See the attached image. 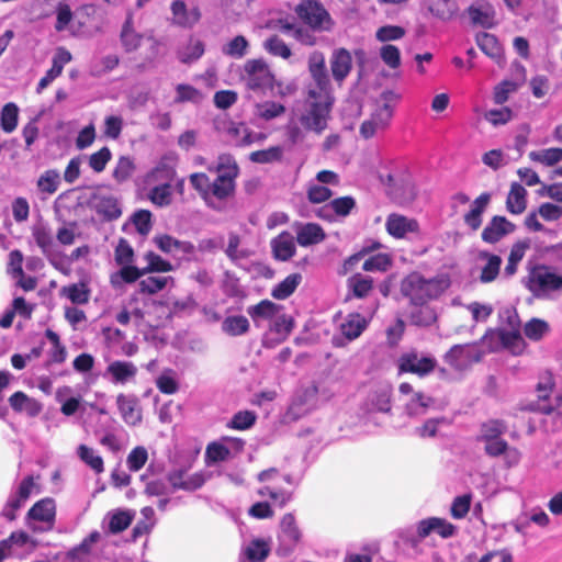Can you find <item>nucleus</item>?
Here are the masks:
<instances>
[{
  "instance_id": "nucleus-37",
  "label": "nucleus",
  "mask_w": 562,
  "mask_h": 562,
  "mask_svg": "<svg viewBox=\"0 0 562 562\" xmlns=\"http://www.w3.org/2000/svg\"><path fill=\"white\" fill-rule=\"evenodd\" d=\"M468 14L473 24L482 27H491L495 20V10L488 2H477L468 9Z\"/></svg>"
},
{
  "instance_id": "nucleus-25",
  "label": "nucleus",
  "mask_w": 562,
  "mask_h": 562,
  "mask_svg": "<svg viewBox=\"0 0 562 562\" xmlns=\"http://www.w3.org/2000/svg\"><path fill=\"white\" fill-rule=\"evenodd\" d=\"M72 56L68 49L65 47H58L53 57V65L50 69H48L45 76L40 80L36 91L41 93L44 89H46L57 77H59L63 72L65 65L70 63Z\"/></svg>"
},
{
  "instance_id": "nucleus-12",
  "label": "nucleus",
  "mask_w": 562,
  "mask_h": 562,
  "mask_svg": "<svg viewBox=\"0 0 562 562\" xmlns=\"http://www.w3.org/2000/svg\"><path fill=\"white\" fill-rule=\"evenodd\" d=\"M245 441L239 438L225 437L221 441L207 445L205 461L207 464L226 461L243 451Z\"/></svg>"
},
{
  "instance_id": "nucleus-53",
  "label": "nucleus",
  "mask_w": 562,
  "mask_h": 562,
  "mask_svg": "<svg viewBox=\"0 0 562 562\" xmlns=\"http://www.w3.org/2000/svg\"><path fill=\"white\" fill-rule=\"evenodd\" d=\"M429 12L441 20L451 19L457 10V3L453 0H427Z\"/></svg>"
},
{
  "instance_id": "nucleus-42",
  "label": "nucleus",
  "mask_w": 562,
  "mask_h": 562,
  "mask_svg": "<svg viewBox=\"0 0 562 562\" xmlns=\"http://www.w3.org/2000/svg\"><path fill=\"white\" fill-rule=\"evenodd\" d=\"M101 539V533L97 530L92 531L87 536L78 546L70 549L67 553V558L71 562H86L87 558L92 552V547Z\"/></svg>"
},
{
  "instance_id": "nucleus-55",
  "label": "nucleus",
  "mask_w": 562,
  "mask_h": 562,
  "mask_svg": "<svg viewBox=\"0 0 562 562\" xmlns=\"http://www.w3.org/2000/svg\"><path fill=\"white\" fill-rule=\"evenodd\" d=\"M32 236L43 254L49 257L54 245L50 229L44 224H36L32 228Z\"/></svg>"
},
{
  "instance_id": "nucleus-3",
  "label": "nucleus",
  "mask_w": 562,
  "mask_h": 562,
  "mask_svg": "<svg viewBox=\"0 0 562 562\" xmlns=\"http://www.w3.org/2000/svg\"><path fill=\"white\" fill-rule=\"evenodd\" d=\"M334 103L335 97L333 94L316 95L315 92H307V98L299 116L302 127L316 135L323 134L331 119Z\"/></svg>"
},
{
  "instance_id": "nucleus-39",
  "label": "nucleus",
  "mask_w": 562,
  "mask_h": 562,
  "mask_svg": "<svg viewBox=\"0 0 562 562\" xmlns=\"http://www.w3.org/2000/svg\"><path fill=\"white\" fill-rule=\"evenodd\" d=\"M55 30L57 32H69L70 35L76 36L79 32V27H75L74 12L70 5L66 2H58L55 8Z\"/></svg>"
},
{
  "instance_id": "nucleus-49",
  "label": "nucleus",
  "mask_w": 562,
  "mask_h": 562,
  "mask_svg": "<svg viewBox=\"0 0 562 562\" xmlns=\"http://www.w3.org/2000/svg\"><path fill=\"white\" fill-rule=\"evenodd\" d=\"M175 279L170 276L166 277H147L139 281V292L143 294H156L168 286H172Z\"/></svg>"
},
{
  "instance_id": "nucleus-34",
  "label": "nucleus",
  "mask_w": 562,
  "mask_h": 562,
  "mask_svg": "<svg viewBox=\"0 0 562 562\" xmlns=\"http://www.w3.org/2000/svg\"><path fill=\"white\" fill-rule=\"evenodd\" d=\"M146 266L139 268V279L149 273H167L176 269V267L167 259L153 250H148L143 256Z\"/></svg>"
},
{
  "instance_id": "nucleus-14",
  "label": "nucleus",
  "mask_w": 562,
  "mask_h": 562,
  "mask_svg": "<svg viewBox=\"0 0 562 562\" xmlns=\"http://www.w3.org/2000/svg\"><path fill=\"white\" fill-rule=\"evenodd\" d=\"M481 355L475 345H454L445 355L443 360L456 370H464L472 363L480 361Z\"/></svg>"
},
{
  "instance_id": "nucleus-5",
  "label": "nucleus",
  "mask_w": 562,
  "mask_h": 562,
  "mask_svg": "<svg viewBox=\"0 0 562 562\" xmlns=\"http://www.w3.org/2000/svg\"><path fill=\"white\" fill-rule=\"evenodd\" d=\"M398 99V94L393 91H386L381 94L375 110L360 126V135L363 138H371L390 126Z\"/></svg>"
},
{
  "instance_id": "nucleus-7",
  "label": "nucleus",
  "mask_w": 562,
  "mask_h": 562,
  "mask_svg": "<svg viewBox=\"0 0 562 562\" xmlns=\"http://www.w3.org/2000/svg\"><path fill=\"white\" fill-rule=\"evenodd\" d=\"M245 86L256 92L274 91V76L262 59H249L241 74Z\"/></svg>"
},
{
  "instance_id": "nucleus-58",
  "label": "nucleus",
  "mask_w": 562,
  "mask_h": 562,
  "mask_svg": "<svg viewBox=\"0 0 562 562\" xmlns=\"http://www.w3.org/2000/svg\"><path fill=\"white\" fill-rule=\"evenodd\" d=\"M258 495L261 497L268 496L279 507L285 506L292 497V493L290 491L279 488L278 486L270 484L260 487L258 490Z\"/></svg>"
},
{
  "instance_id": "nucleus-60",
  "label": "nucleus",
  "mask_w": 562,
  "mask_h": 562,
  "mask_svg": "<svg viewBox=\"0 0 562 562\" xmlns=\"http://www.w3.org/2000/svg\"><path fill=\"white\" fill-rule=\"evenodd\" d=\"M1 128L5 133H12L19 122V108L15 103L9 102L3 105L0 115Z\"/></svg>"
},
{
  "instance_id": "nucleus-23",
  "label": "nucleus",
  "mask_w": 562,
  "mask_h": 562,
  "mask_svg": "<svg viewBox=\"0 0 562 562\" xmlns=\"http://www.w3.org/2000/svg\"><path fill=\"white\" fill-rule=\"evenodd\" d=\"M392 387L387 384H381L373 387L363 404L368 413H387L391 411Z\"/></svg>"
},
{
  "instance_id": "nucleus-46",
  "label": "nucleus",
  "mask_w": 562,
  "mask_h": 562,
  "mask_svg": "<svg viewBox=\"0 0 562 562\" xmlns=\"http://www.w3.org/2000/svg\"><path fill=\"white\" fill-rule=\"evenodd\" d=\"M172 186L171 183H156L151 184L147 193L148 200L158 207L169 206L172 202Z\"/></svg>"
},
{
  "instance_id": "nucleus-64",
  "label": "nucleus",
  "mask_w": 562,
  "mask_h": 562,
  "mask_svg": "<svg viewBox=\"0 0 562 562\" xmlns=\"http://www.w3.org/2000/svg\"><path fill=\"white\" fill-rule=\"evenodd\" d=\"M532 161L540 162L546 166H553L562 160V148H547L529 153Z\"/></svg>"
},
{
  "instance_id": "nucleus-15",
  "label": "nucleus",
  "mask_w": 562,
  "mask_h": 562,
  "mask_svg": "<svg viewBox=\"0 0 562 562\" xmlns=\"http://www.w3.org/2000/svg\"><path fill=\"white\" fill-rule=\"evenodd\" d=\"M386 232L396 239L407 238L412 235H419L420 227L417 220L398 213H391L385 221Z\"/></svg>"
},
{
  "instance_id": "nucleus-54",
  "label": "nucleus",
  "mask_w": 562,
  "mask_h": 562,
  "mask_svg": "<svg viewBox=\"0 0 562 562\" xmlns=\"http://www.w3.org/2000/svg\"><path fill=\"white\" fill-rule=\"evenodd\" d=\"M285 113V106L274 101H265L255 105V115L263 121H271Z\"/></svg>"
},
{
  "instance_id": "nucleus-50",
  "label": "nucleus",
  "mask_w": 562,
  "mask_h": 562,
  "mask_svg": "<svg viewBox=\"0 0 562 562\" xmlns=\"http://www.w3.org/2000/svg\"><path fill=\"white\" fill-rule=\"evenodd\" d=\"M243 553L249 562H263L270 553L269 542L254 539L243 549Z\"/></svg>"
},
{
  "instance_id": "nucleus-30",
  "label": "nucleus",
  "mask_w": 562,
  "mask_h": 562,
  "mask_svg": "<svg viewBox=\"0 0 562 562\" xmlns=\"http://www.w3.org/2000/svg\"><path fill=\"white\" fill-rule=\"evenodd\" d=\"M59 296L68 300L71 305H87L90 301L91 289L85 281L64 285L59 290Z\"/></svg>"
},
{
  "instance_id": "nucleus-18",
  "label": "nucleus",
  "mask_w": 562,
  "mask_h": 562,
  "mask_svg": "<svg viewBox=\"0 0 562 562\" xmlns=\"http://www.w3.org/2000/svg\"><path fill=\"white\" fill-rule=\"evenodd\" d=\"M151 241L161 252L172 257L190 256L195 249L192 243L179 240L168 234H157Z\"/></svg>"
},
{
  "instance_id": "nucleus-26",
  "label": "nucleus",
  "mask_w": 562,
  "mask_h": 562,
  "mask_svg": "<svg viewBox=\"0 0 562 562\" xmlns=\"http://www.w3.org/2000/svg\"><path fill=\"white\" fill-rule=\"evenodd\" d=\"M476 261L480 269L479 280L482 283L493 282L499 274L502 258L488 251H480Z\"/></svg>"
},
{
  "instance_id": "nucleus-45",
  "label": "nucleus",
  "mask_w": 562,
  "mask_h": 562,
  "mask_svg": "<svg viewBox=\"0 0 562 562\" xmlns=\"http://www.w3.org/2000/svg\"><path fill=\"white\" fill-rule=\"evenodd\" d=\"M116 424L113 418H109L105 424H100L98 428H95L94 434L98 436L101 434L99 442L111 450L112 452H117L121 450L122 445L117 435L114 432L112 425Z\"/></svg>"
},
{
  "instance_id": "nucleus-4",
  "label": "nucleus",
  "mask_w": 562,
  "mask_h": 562,
  "mask_svg": "<svg viewBox=\"0 0 562 562\" xmlns=\"http://www.w3.org/2000/svg\"><path fill=\"white\" fill-rule=\"evenodd\" d=\"M113 256L120 269L110 273L109 282L112 289L122 291L126 284H132L139 279V268L135 266L134 248L125 238L119 239Z\"/></svg>"
},
{
  "instance_id": "nucleus-59",
  "label": "nucleus",
  "mask_w": 562,
  "mask_h": 562,
  "mask_svg": "<svg viewBox=\"0 0 562 562\" xmlns=\"http://www.w3.org/2000/svg\"><path fill=\"white\" fill-rule=\"evenodd\" d=\"M249 43L243 35H237L222 47V53L232 58H243L248 52Z\"/></svg>"
},
{
  "instance_id": "nucleus-6",
  "label": "nucleus",
  "mask_w": 562,
  "mask_h": 562,
  "mask_svg": "<svg viewBox=\"0 0 562 562\" xmlns=\"http://www.w3.org/2000/svg\"><path fill=\"white\" fill-rule=\"evenodd\" d=\"M437 367V359L427 352L411 348L401 353L396 360L398 374L412 373L418 378H426L431 374Z\"/></svg>"
},
{
  "instance_id": "nucleus-35",
  "label": "nucleus",
  "mask_w": 562,
  "mask_h": 562,
  "mask_svg": "<svg viewBox=\"0 0 562 562\" xmlns=\"http://www.w3.org/2000/svg\"><path fill=\"white\" fill-rule=\"evenodd\" d=\"M135 514L132 510L116 509L109 512L103 520V527L110 533H120L130 527Z\"/></svg>"
},
{
  "instance_id": "nucleus-9",
  "label": "nucleus",
  "mask_w": 562,
  "mask_h": 562,
  "mask_svg": "<svg viewBox=\"0 0 562 562\" xmlns=\"http://www.w3.org/2000/svg\"><path fill=\"white\" fill-rule=\"evenodd\" d=\"M527 286L537 297H547L562 288V277L549 267L539 266L530 271Z\"/></svg>"
},
{
  "instance_id": "nucleus-29",
  "label": "nucleus",
  "mask_w": 562,
  "mask_h": 562,
  "mask_svg": "<svg viewBox=\"0 0 562 562\" xmlns=\"http://www.w3.org/2000/svg\"><path fill=\"white\" fill-rule=\"evenodd\" d=\"M281 311L282 306L270 300H262L247 307V314L257 327H260L263 322L271 323Z\"/></svg>"
},
{
  "instance_id": "nucleus-28",
  "label": "nucleus",
  "mask_w": 562,
  "mask_h": 562,
  "mask_svg": "<svg viewBox=\"0 0 562 562\" xmlns=\"http://www.w3.org/2000/svg\"><path fill=\"white\" fill-rule=\"evenodd\" d=\"M352 69V57L346 48H337L330 57V70L333 78L340 85Z\"/></svg>"
},
{
  "instance_id": "nucleus-32",
  "label": "nucleus",
  "mask_w": 562,
  "mask_h": 562,
  "mask_svg": "<svg viewBox=\"0 0 562 562\" xmlns=\"http://www.w3.org/2000/svg\"><path fill=\"white\" fill-rule=\"evenodd\" d=\"M293 328V319L284 314L279 313L270 323L269 334L265 341L271 340L273 344H280L286 339Z\"/></svg>"
},
{
  "instance_id": "nucleus-41",
  "label": "nucleus",
  "mask_w": 562,
  "mask_h": 562,
  "mask_svg": "<svg viewBox=\"0 0 562 562\" xmlns=\"http://www.w3.org/2000/svg\"><path fill=\"white\" fill-rule=\"evenodd\" d=\"M432 404V397L422 392H416L412 395L411 400L405 404V413L408 417L419 418L428 413Z\"/></svg>"
},
{
  "instance_id": "nucleus-27",
  "label": "nucleus",
  "mask_w": 562,
  "mask_h": 562,
  "mask_svg": "<svg viewBox=\"0 0 562 562\" xmlns=\"http://www.w3.org/2000/svg\"><path fill=\"white\" fill-rule=\"evenodd\" d=\"M516 226L505 216L495 215L482 232V239L488 244L499 241L506 235L512 234Z\"/></svg>"
},
{
  "instance_id": "nucleus-56",
  "label": "nucleus",
  "mask_w": 562,
  "mask_h": 562,
  "mask_svg": "<svg viewBox=\"0 0 562 562\" xmlns=\"http://www.w3.org/2000/svg\"><path fill=\"white\" fill-rule=\"evenodd\" d=\"M222 329L229 336H241L249 330V322L243 315L228 316L223 321Z\"/></svg>"
},
{
  "instance_id": "nucleus-10",
  "label": "nucleus",
  "mask_w": 562,
  "mask_h": 562,
  "mask_svg": "<svg viewBox=\"0 0 562 562\" xmlns=\"http://www.w3.org/2000/svg\"><path fill=\"white\" fill-rule=\"evenodd\" d=\"M296 13L313 30L328 31L333 25L329 13L316 0L302 1L296 8Z\"/></svg>"
},
{
  "instance_id": "nucleus-40",
  "label": "nucleus",
  "mask_w": 562,
  "mask_h": 562,
  "mask_svg": "<svg viewBox=\"0 0 562 562\" xmlns=\"http://www.w3.org/2000/svg\"><path fill=\"white\" fill-rule=\"evenodd\" d=\"M527 207V190L518 182L510 186V190L506 199V210L510 214H521Z\"/></svg>"
},
{
  "instance_id": "nucleus-21",
  "label": "nucleus",
  "mask_w": 562,
  "mask_h": 562,
  "mask_svg": "<svg viewBox=\"0 0 562 562\" xmlns=\"http://www.w3.org/2000/svg\"><path fill=\"white\" fill-rule=\"evenodd\" d=\"M293 229L296 234V241L301 247H310L321 244L326 238V233L317 223H293Z\"/></svg>"
},
{
  "instance_id": "nucleus-33",
  "label": "nucleus",
  "mask_w": 562,
  "mask_h": 562,
  "mask_svg": "<svg viewBox=\"0 0 562 562\" xmlns=\"http://www.w3.org/2000/svg\"><path fill=\"white\" fill-rule=\"evenodd\" d=\"M370 318L359 314H349L340 324V333L348 340L357 339L368 327Z\"/></svg>"
},
{
  "instance_id": "nucleus-1",
  "label": "nucleus",
  "mask_w": 562,
  "mask_h": 562,
  "mask_svg": "<svg viewBox=\"0 0 562 562\" xmlns=\"http://www.w3.org/2000/svg\"><path fill=\"white\" fill-rule=\"evenodd\" d=\"M210 172H217L216 179L211 182L210 201L207 205L214 210H222L223 202L231 198L236 188V178L239 168L235 158L229 154H222L217 157L216 165L207 166Z\"/></svg>"
},
{
  "instance_id": "nucleus-2",
  "label": "nucleus",
  "mask_w": 562,
  "mask_h": 562,
  "mask_svg": "<svg viewBox=\"0 0 562 562\" xmlns=\"http://www.w3.org/2000/svg\"><path fill=\"white\" fill-rule=\"evenodd\" d=\"M450 286L447 274H438L426 279L418 272L408 274L401 284V291L414 305H424L439 297Z\"/></svg>"
},
{
  "instance_id": "nucleus-17",
  "label": "nucleus",
  "mask_w": 562,
  "mask_h": 562,
  "mask_svg": "<svg viewBox=\"0 0 562 562\" xmlns=\"http://www.w3.org/2000/svg\"><path fill=\"white\" fill-rule=\"evenodd\" d=\"M115 402L121 418L126 425L137 426L142 423V406L136 395L120 393Z\"/></svg>"
},
{
  "instance_id": "nucleus-48",
  "label": "nucleus",
  "mask_w": 562,
  "mask_h": 562,
  "mask_svg": "<svg viewBox=\"0 0 562 562\" xmlns=\"http://www.w3.org/2000/svg\"><path fill=\"white\" fill-rule=\"evenodd\" d=\"M476 43L485 55L493 58L497 63L502 60L503 48L494 35L490 33H481L476 37Z\"/></svg>"
},
{
  "instance_id": "nucleus-61",
  "label": "nucleus",
  "mask_w": 562,
  "mask_h": 562,
  "mask_svg": "<svg viewBox=\"0 0 562 562\" xmlns=\"http://www.w3.org/2000/svg\"><path fill=\"white\" fill-rule=\"evenodd\" d=\"M143 35L132 27V20L128 18L121 32V41L126 52L136 50L142 43Z\"/></svg>"
},
{
  "instance_id": "nucleus-44",
  "label": "nucleus",
  "mask_w": 562,
  "mask_h": 562,
  "mask_svg": "<svg viewBox=\"0 0 562 562\" xmlns=\"http://www.w3.org/2000/svg\"><path fill=\"white\" fill-rule=\"evenodd\" d=\"M9 403L15 412H25L30 416L40 414L42 406L34 398L29 397L25 393L18 391L9 398Z\"/></svg>"
},
{
  "instance_id": "nucleus-16",
  "label": "nucleus",
  "mask_w": 562,
  "mask_h": 562,
  "mask_svg": "<svg viewBox=\"0 0 562 562\" xmlns=\"http://www.w3.org/2000/svg\"><path fill=\"white\" fill-rule=\"evenodd\" d=\"M138 369L131 361L114 360L106 367L103 378L114 385H126L135 381Z\"/></svg>"
},
{
  "instance_id": "nucleus-19",
  "label": "nucleus",
  "mask_w": 562,
  "mask_h": 562,
  "mask_svg": "<svg viewBox=\"0 0 562 562\" xmlns=\"http://www.w3.org/2000/svg\"><path fill=\"white\" fill-rule=\"evenodd\" d=\"M176 157L166 155L159 159L157 165L149 170L145 177L144 182L146 186L156 183H171L176 176Z\"/></svg>"
},
{
  "instance_id": "nucleus-63",
  "label": "nucleus",
  "mask_w": 562,
  "mask_h": 562,
  "mask_svg": "<svg viewBox=\"0 0 562 562\" xmlns=\"http://www.w3.org/2000/svg\"><path fill=\"white\" fill-rule=\"evenodd\" d=\"M134 170L135 164L133 158L130 156H121L113 169L112 177L116 182L122 183L131 178Z\"/></svg>"
},
{
  "instance_id": "nucleus-38",
  "label": "nucleus",
  "mask_w": 562,
  "mask_h": 562,
  "mask_svg": "<svg viewBox=\"0 0 562 562\" xmlns=\"http://www.w3.org/2000/svg\"><path fill=\"white\" fill-rule=\"evenodd\" d=\"M173 23L191 27L200 20V12L196 8L188 10L186 3L181 0H175L171 3Z\"/></svg>"
},
{
  "instance_id": "nucleus-11",
  "label": "nucleus",
  "mask_w": 562,
  "mask_h": 562,
  "mask_svg": "<svg viewBox=\"0 0 562 562\" xmlns=\"http://www.w3.org/2000/svg\"><path fill=\"white\" fill-rule=\"evenodd\" d=\"M218 130L224 131L231 144L238 147L259 144L267 138L266 134L251 131L245 123H236L228 120L221 122Z\"/></svg>"
},
{
  "instance_id": "nucleus-43",
  "label": "nucleus",
  "mask_w": 562,
  "mask_h": 562,
  "mask_svg": "<svg viewBox=\"0 0 562 562\" xmlns=\"http://www.w3.org/2000/svg\"><path fill=\"white\" fill-rule=\"evenodd\" d=\"M204 43L195 37H190L186 44H182L177 50L178 59L183 64L196 61L204 54Z\"/></svg>"
},
{
  "instance_id": "nucleus-22",
  "label": "nucleus",
  "mask_w": 562,
  "mask_h": 562,
  "mask_svg": "<svg viewBox=\"0 0 562 562\" xmlns=\"http://www.w3.org/2000/svg\"><path fill=\"white\" fill-rule=\"evenodd\" d=\"M431 532L438 533L441 538H451L457 533V527L447 519L439 517H429L417 524V535L419 538H426Z\"/></svg>"
},
{
  "instance_id": "nucleus-47",
  "label": "nucleus",
  "mask_w": 562,
  "mask_h": 562,
  "mask_svg": "<svg viewBox=\"0 0 562 562\" xmlns=\"http://www.w3.org/2000/svg\"><path fill=\"white\" fill-rule=\"evenodd\" d=\"M347 288L352 296L363 299L372 291L373 280L368 276L356 273L347 280Z\"/></svg>"
},
{
  "instance_id": "nucleus-31",
  "label": "nucleus",
  "mask_w": 562,
  "mask_h": 562,
  "mask_svg": "<svg viewBox=\"0 0 562 562\" xmlns=\"http://www.w3.org/2000/svg\"><path fill=\"white\" fill-rule=\"evenodd\" d=\"M56 517V504L50 497L36 502L29 510L27 518L47 524L53 527Z\"/></svg>"
},
{
  "instance_id": "nucleus-62",
  "label": "nucleus",
  "mask_w": 562,
  "mask_h": 562,
  "mask_svg": "<svg viewBox=\"0 0 562 562\" xmlns=\"http://www.w3.org/2000/svg\"><path fill=\"white\" fill-rule=\"evenodd\" d=\"M418 306V308L411 313L409 318L412 324L419 327H428L432 325L437 319L435 310L425 304Z\"/></svg>"
},
{
  "instance_id": "nucleus-24",
  "label": "nucleus",
  "mask_w": 562,
  "mask_h": 562,
  "mask_svg": "<svg viewBox=\"0 0 562 562\" xmlns=\"http://www.w3.org/2000/svg\"><path fill=\"white\" fill-rule=\"evenodd\" d=\"M168 480L173 488L195 491L206 482L207 475L203 471L189 474L186 470H176L169 474Z\"/></svg>"
},
{
  "instance_id": "nucleus-51",
  "label": "nucleus",
  "mask_w": 562,
  "mask_h": 562,
  "mask_svg": "<svg viewBox=\"0 0 562 562\" xmlns=\"http://www.w3.org/2000/svg\"><path fill=\"white\" fill-rule=\"evenodd\" d=\"M60 183V173L56 169H48L38 177L36 187L41 193L52 195L58 190Z\"/></svg>"
},
{
  "instance_id": "nucleus-36",
  "label": "nucleus",
  "mask_w": 562,
  "mask_h": 562,
  "mask_svg": "<svg viewBox=\"0 0 562 562\" xmlns=\"http://www.w3.org/2000/svg\"><path fill=\"white\" fill-rule=\"evenodd\" d=\"M271 248L278 260L286 261L295 255V241L291 233L284 231L271 240Z\"/></svg>"
},
{
  "instance_id": "nucleus-13",
  "label": "nucleus",
  "mask_w": 562,
  "mask_h": 562,
  "mask_svg": "<svg viewBox=\"0 0 562 562\" xmlns=\"http://www.w3.org/2000/svg\"><path fill=\"white\" fill-rule=\"evenodd\" d=\"M301 540V531L296 525L292 514H285L280 522V531L278 533L279 547L277 553L279 555L290 554Z\"/></svg>"
},
{
  "instance_id": "nucleus-20",
  "label": "nucleus",
  "mask_w": 562,
  "mask_h": 562,
  "mask_svg": "<svg viewBox=\"0 0 562 562\" xmlns=\"http://www.w3.org/2000/svg\"><path fill=\"white\" fill-rule=\"evenodd\" d=\"M356 201L351 196H341L331 200L317 211V216L328 222H336L340 217H346L355 209Z\"/></svg>"
},
{
  "instance_id": "nucleus-52",
  "label": "nucleus",
  "mask_w": 562,
  "mask_h": 562,
  "mask_svg": "<svg viewBox=\"0 0 562 562\" xmlns=\"http://www.w3.org/2000/svg\"><path fill=\"white\" fill-rule=\"evenodd\" d=\"M301 281L302 276L300 273L289 274L284 280L273 286L271 295L277 300H285L296 290Z\"/></svg>"
},
{
  "instance_id": "nucleus-57",
  "label": "nucleus",
  "mask_w": 562,
  "mask_h": 562,
  "mask_svg": "<svg viewBox=\"0 0 562 562\" xmlns=\"http://www.w3.org/2000/svg\"><path fill=\"white\" fill-rule=\"evenodd\" d=\"M77 456L79 459L90 467L95 473L104 471V463L101 456L97 451L86 445H80L77 448Z\"/></svg>"
},
{
  "instance_id": "nucleus-8",
  "label": "nucleus",
  "mask_w": 562,
  "mask_h": 562,
  "mask_svg": "<svg viewBox=\"0 0 562 562\" xmlns=\"http://www.w3.org/2000/svg\"><path fill=\"white\" fill-rule=\"evenodd\" d=\"M506 429L507 427L504 422L498 419H491L481 425L476 441L484 443V452L488 457H501L505 443L507 442L502 438Z\"/></svg>"
}]
</instances>
